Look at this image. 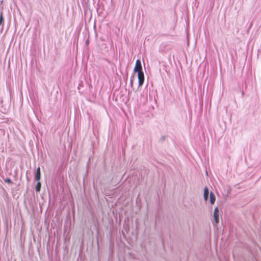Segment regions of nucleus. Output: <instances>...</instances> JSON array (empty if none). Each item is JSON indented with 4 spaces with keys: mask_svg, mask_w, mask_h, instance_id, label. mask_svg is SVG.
Wrapping results in <instances>:
<instances>
[{
    "mask_svg": "<svg viewBox=\"0 0 261 261\" xmlns=\"http://www.w3.org/2000/svg\"><path fill=\"white\" fill-rule=\"evenodd\" d=\"M134 71L135 72H138L139 86L140 87L143 85L144 83V76L142 71L141 63L140 60H137L136 61L134 68Z\"/></svg>",
    "mask_w": 261,
    "mask_h": 261,
    "instance_id": "f257e3e1",
    "label": "nucleus"
},
{
    "mask_svg": "<svg viewBox=\"0 0 261 261\" xmlns=\"http://www.w3.org/2000/svg\"><path fill=\"white\" fill-rule=\"evenodd\" d=\"M214 218L215 220V223H214V225H216L219 222V211L218 207H215L214 209Z\"/></svg>",
    "mask_w": 261,
    "mask_h": 261,
    "instance_id": "f03ea898",
    "label": "nucleus"
},
{
    "mask_svg": "<svg viewBox=\"0 0 261 261\" xmlns=\"http://www.w3.org/2000/svg\"><path fill=\"white\" fill-rule=\"evenodd\" d=\"M208 190L207 187H205L204 189L203 197L205 201L208 199Z\"/></svg>",
    "mask_w": 261,
    "mask_h": 261,
    "instance_id": "7ed1b4c3",
    "label": "nucleus"
},
{
    "mask_svg": "<svg viewBox=\"0 0 261 261\" xmlns=\"http://www.w3.org/2000/svg\"><path fill=\"white\" fill-rule=\"evenodd\" d=\"M35 178L36 180H39L40 179V168L38 167L37 169L36 173L35 176Z\"/></svg>",
    "mask_w": 261,
    "mask_h": 261,
    "instance_id": "20e7f679",
    "label": "nucleus"
},
{
    "mask_svg": "<svg viewBox=\"0 0 261 261\" xmlns=\"http://www.w3.org/2000/svg\"><path fill=\"white\" fill-rule=\"evenodd\" d=\"M210 197V202L212 204H213L215 203V200H216L215 196L214 195V194L213 193L211 192Z\"/></svg>",
    "mask_w": 261,
    "mask_h": 261,
    "instance_id": "39448f33",
    "label": "nucleus"
},
{
    "mask_svg": "<svg viewBox=\"0 0 261 261\" xmlns=\"http://www.w3.org/2000/svg\"><path fill=\"white\" fill-rule=\"evenodd\" d=\"M41 188V183L40 182H38L37 185L36 186V191L37 192H39L40 191Z\"/></svg>",
    "mask_w": 261,
    "mask_h": 261,
    "instance_id": "423d86ee",
    "label": "nucleus"
},
{
    "mask_svg": "<svg viewBox=\"0 0 261 261\" xmlns=\"http://www.w3.org/2000/svg\"><path fill=\"white\" fill-rule=\"evenodd\" d=\"M3 13L1 12L0 13V24L2 25L3 23Z\"/></svg>",
    "mask_w": 261,
    "mask_h": 261,
    "instance_id": "0eeeda50",
    "label": "nucleus"
},
{
    "mask_svg": "<svg viewBox=\"0 0 261 261\" xmlns=\"http://www.w3.org/2000/svg\"><path fill=\"white\" fill-rule=\"evenodd\" d=\"M5 181H6V182H8V183H10V182H11V180H10V179H9V178L6 179L5 180Z\"/></svg>",
    "mask_w": 261,
    "mask_h": 261,
    "instance_id": "6e6552de",
    "label": "nucleus"
},
{
    "mask_svg": "<svg viewBox=\"0 0 261 261\" xmlns=\"http://www.w3.org/2000/svg\"><path fill=\"white\" fill-rule=\"evenodd\" d=\"M146 101H147V99H146L145 100V101L143 102V104H145Z\"/></svg>",
    "mask_w": 261,
    "mask_h": 261,
    "instance_id": "1a4fd4ad",
    "label": "nucleus"
},
{
    "mask_svg": "<svg viewBox=\"0 0 261 261\" xmlns=\"http://www.w3.org/2000/svg\"><path fill=\"white\" fill-rule=\"evenodd\" d=\"M131 85H133V81H131Z\"/></svg>",
    "mask_w": 261,
    "mask_h": 261,
    "instance_id": "9d476101",
    "label": "nucleus"
}]
</instances>
